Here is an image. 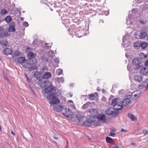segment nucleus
<instances>
[{
  "mask_svg": "<svg viewBox=\"0 0 148 148\" xmlns=\"http://www.w3.org/2000/svg\"><path fill=\"white\" fill-rule=\"evenodd\" d=\"M127 69L129 71H130L131 70V68H130V66H129V65H128L127 66Z\"/></svg>",
  "mask_w": 148,
  "mask_h": 148,
  "instance_id": "obj_54",
  "label": "nucleus"
},
{
  "mask_svg": "<svg viewBox=\"0 0 148 148\" xmlns=\"http://www.w3.org/2000/svg\"><path fill=\"white\" fill-rule=\"evenodd\" d=\"M3 29L1 27H0V32L1 31H3Z\"/></svg>",
  "mask_w": 148,
  "mask_h": 148,
  "instance_id": "obj_56",
  "label": "nucleus"
},
{
  "mask_svg": "<svg viewBox=\"0 0 148 148\" xmlns=\"http://www.w3.org/2000/svg\"><path fill=\"white\" fill-rule=\"evenodd\" d=\"M76 117L77 120L80 122L83 121L85 118L84 116L81 115L79 113H78L77 114Z\"/></svg>",
  "mask_w": 148,
  "mask_h": 148,
  "instance_id": "obj_18",
  "label": "nucleus"
},
{
  "mask_svg": "<svg viewBox=\"0 0 148 148\" xmlns=\"http://www.w3.org/2000/svg\"><path fill=\"white\" fill-rule=\"evenodd\" d=\"M54 61L55 63H56L57 64H58L59 62V59L58 58H55L54 59Z\"/></svg>",
  "mask_w": 148,
  "mask_h": 148,
  "instance_id": "obj_43",
  "label": "nucleus"
},
{
  "mask_svg": "<svg viewBox=\"0 0 148 148\" xmlns=\"http://www.w3.org/2000/svg\"><path fill=\"white\" fill-rule=\"evenodd\" d=\"M21 55L20 52L18 51H16L14 52L13 55V56L14 57H16Z\"/></svg>",
  "mask_w": 148,
  "mask_h": 148,
  "instance_id": "obj_32",
  "label": "nucleus"
},
{
  "mask_svg": "<svg viewBox=\"0 0 148 148\" xmlns=\"http://www.w3.org/2000/svg\"><path fill=\"white\" fill-rule=\"evenodd\" d=\"M17 61L20 63H23L25 62L26 58L25 57H19L17 58Z\"/></svg>",
  "mask_w": 148,
  "mask_h": 148,
  "instance_id": "obj_15",
  "label": "nucleus"
},
{
  "mask_svg": "<svg viewBox=\"0 0 148 148\" xmlns=\"http://www.w3.org/2000/svg\"><path fill=\"white\" fill-rule=\"evenodd\" d=\"M120 99L118 98H115L112 101V105L113 106V110L119 111L123 108V106L120 104Z\"/></svg>",
  "mask_w": 148,
  "mask_h": 148,
  "instance_id": "obj_1",
  "label": "nucleus"
},
{
  "mask_svg": "<svg viewBox=\"0 0 148 148\" xmlns=\"http://www.w3.org/2000/svg\"><path fill=\"white\" fill-rule=\"evenodd\" d=\"M125 36H124L123 37V42L124 41V39H125Z\"/></svg>",
  "mask_w": 148,
  "mask_h": 148,
  "instance_id": "obj_62",
  "label": "nucleus"
},
{
  "mask_svg": "<svg viewBox=\"0 0 148 148\" xmlns=\"http://www.w3.org/2000/svg\"><path fill=\"white\" fill-rule=\"evenodd\" d=\"M114 142V140L112 139V144Z\"/></svg>",
  "mask_w": 148,
  "mask_h": 148,
  "instance_id": "obj_57",
  "label": "nucleus"
},
{
  "mask_svg": "<svg viewBox=\"0 0 148 148\" xmlns=\"http://www.w3.org/2000/svg\"><path fill=\"white\" fill-rule=\"evenodd\" d=\"M37 68V66L35 65H32L30 66H29L28 68L29 70L30 71H32L34 70H36V69Z\"/></svg>",
  "mask_w": 148,
  "mask_h": 148,
  "instance_id": "obj_25",
  "label": "nucleus"
},
{
  "mask_svg": "<svg viewBox=\"0 0 148 148\" xmlns=\"http://www.w3.org/2000/svg\"><path fill=\"white\" fill-rule=\"evenodd\" d=\"M54 110L58 112H60L62 111L64 109V107L62 106L57 105L54 106Z\"/></svg>",
  "mask_w": 148,
  "mask_h": 148,
  "instance_id": "obj_7",
  "label": "nucleus"
},
{
  "mask_svg": "<svg viewBox=\"0 0 148 148\" xmlns=\"http://www.w3.org/2000/svg\"><path fill=\"white\" fill-rule=\"evenodd\" d=\"M3 53L7 55L11 54L12 53V51L11 49L6 48L4 50Z\"/></svg>",
  "mask_w": 148,
  "mask_h": 148,
  "instance_id": "obj_13",
  "label": "nucleus"
},
{
  "mask_svg": "<svg viewBox=\"0 0 148 148\" xmlns=\"http://www.w3.org/2000/svg\"><path fill=\"white\" fill-rule=\"evenodd\" d=\"M95 116H90L89 118V119H88L87 120L91 123L92 122H95Z\"/></svg>",
  "mask_w": 148,
  "mask_h": 148,
  "instance_id": "obj_21",
  "label": "nucleus"
},
{
  "mask_svg": "<svg viewBox=\"0 0 148 148\" xmlns=\"http://www.w3.org/2000/svg\"><path fill=\"white\" fill-rule=\"evenodd\" d=\"M119 113V112L118 111L114 110H113L112 111V117H117L118 116Z\"/></svg>",
  "mask_w": 148,
  "mask_h": 148,
  "instance_id": "obj_16",
  "label": "nucleus"
},
{
  "mask_svg": "<svg viewBox=\"0 0 148 148\" xmlns=\"http://www.w3.org/2000/svg\"><path fill=\"white\" fill-rule=\"evenodd\" d=\"M112 148H119V147H118L116 146L115 147H112Z\"/></svg>",
  "mask_w": 148,
  "mask_h": 148,
  "instance_id": "obj_60",
  "label": "nucleus"
},
{
  "mask_svg": "<svg viewBox=\"0 0 148 148\" xmlns=\"http://www.w3.org/2000/svg\"><path fill=\"white\" fill-rule=\"evenodd\" d=\"M90 123L88 120L84 121L83 123V125L84 126L89 127L90 126Z\"/></svg>",
  "mask_w": 148,
  "mask_h": 148,
  "instance_id": "obj_27",
  "label": "nucleus"
},
{
  "mask_svg": "<svg viewBox=\"0 0 148 148\" xmlns=\"http://www.w3.org/2000/svg\"><path fill=\"white\" fill-rule=\"evenodd\" d=\"M138 21L140 23L143 24H145V22L141 20H140Z\"/></svg>",
  "mask_w": 148,
  "mask_h": 148,
  "instance_id": "obj_47",
  "label": "nucleus"
},
{
  "mask_svg": "<svg viewBox=\"0 0 148 148\" xmlns=\"http://www.w3.org/2000/svg\"><path fill=\"white\" fill-rule=\"evenodd\" d=\"M145 66H148V60H147L145 62Z\"/></svg>",
  "mask_w": 148,
  "mask_h": 148,
  "instance_id": "obj_50",
  "label": "nucleus"
},
{
  "mask_svg": "<svg viewBox=\"0 0 148 148\" xmlns=\"http://www.w3.org/2000/svg\"><path fill=\"white\" fill-rule=\"evenodd\" d=\"M121 132H127V130H124L123 128H122L121 130Z\"/></svg>",
  "mask_w": 148,
  "mask_h": 148,
  "instance_id": "obj_49",
  "label": "nucleus"
},
{
  "mask_svg": "<svg viewBox=\"0 0 148 148\" xmlns=\"http://www.w3.org/2000/svg\"><path fill=\"white\" fill-rule=\"evenodd\" d=\"M135 79L136 81L138 82H140L142 80V78L141 77L136 75L135 77Z\"/></svg>",
  "mask_w": 148,
  "mask_h": 148,
  "instance_id": "obj_29",
  "label": "nucleus"
},
{
  "mask_svg": "<svg viewBox=\"0 0 148 148\" xmlns=\"http://www.w3.org/2000/svg\"><path fill=\"white\" fill-rule=\"evenodd\" d=\"M0 43L3 45L7 46L8 44V41L7 40H0Z\"/></svg>",
  "mask_w": 148,
  "mask_h": 148,
  "instance_id": "obj_26",
  "label": "nucleus"
},
{
  "mask_svg": "<svg viewBox=\"0 0 148 148\" xmlns=\"http://www.w3.org/2000/svg\"><path fill=\"white\" fill-rule=\"evenodd\" d=\"M128 116L132 121H134L136 119L135 116L132 114L128 113Z\"/></svg>",
  "mask_w": 148,
  "mask_h": 148,
  "instance_id": "obj_22",
  "label": "nucleus"
},
{
  "mask_svg": "<svg viewBox=\"0 0 148 148\" xmlns=\"http://www.w3.org/2000/svg\"><path fill=\"white\" fill-rule=\"evenodd\" d=\"M138 95H137V94H135L134 96V99H136L137 98H138Z\"/></svg>",
  "mask_w": 148,
  "mask_h": 148,
  "instance_id": "obj_52",
  "label": "nucleus"
},
{
  "mask_svg": "<svg viewBox=\"0 0 148 148\" xmlns=\"http://www.w3.org/2000/svg\"><path fill=\"white\" fill-rule=\"evenodd\" d=\"M95 94L96 95H98V94L97 93H95L94 94H90L88 95V96L89 97V98L90 99L93 100H94L95 98L96 97L95 96Z\"/></svg>",
  "mask_w": 148,
  "mask_h": 148,
  "instance_id": "obj_24",
  "label": "nucleus"
},
{
  "mask_svg": "<svg viewBox=\"0 0 148 148\" xmlns=\"http://www.w3.org/2000/svg\"><path fill=\"white\" fill-rule=\"evenodd\" d=\"M148 45L147 42H144L141 43L140 47L143 49H145L147 47Z\"/></svg>",
  "mask_w": 148,
  "mask_h": 148,
  "instance_id": "obj_23",
  "label": "nucleus"
},
{
  "mask_svg": "<svg viewBox=\"0 0 148 148\" xmlns=\"http://www.w3.org/2000/svg\"><path fill=\"white\" fill-rule=\"evenodd\" d=\"M106 140L107 143H111V138L108 136L106 138Z\"/></svg>",
  "mask_w": 148,
  "mask_h": 148,
  "instance_id": "obj_40",
  "label": "nucleus"
},
{
  "mask_svg": "<svg viewBox=\"0 0 148 148\" xmlns=\"http://www.w3.org/2000/svg\"><path fill=\"white\" fill-rule=\"evenodd\" d=\"M132 13L134 14H136V12L135 11V9H133V10H132Z\"/></svg>",
  "mask_w": 148,
  "mask_h": 148,
  "instance_id": "obj_53",
  "label": "nucleus"
},
{
  "mask_svg": "<svg viewBox=\"0 0 148 148\" xmlns=\"http://www.w3.org/2000/svg\"><path fill=\"white\" fill-rule=\"evenodd\" d=\"M60 100L57 98L55 97L51 101H49V103L51 105H55L60 103Z\"/></svg>",
  "mask_w": 148,
  "mask_h": 148,
  "instance_id": "obj_10",
  "label": "nucleus"
},
{
  "mask_svg": "<svg viewBox=\"0 0 148 148\" xmlns=\"http://www.w3.org/2000/svg\"><path fill=\"white\" fill-rule=\"evenodd\" d=\"M97 117L99 120L103 122H106L107 120L106 116L104 114H99Z\"/></svg>",
  "mask_w": 148,
  "mask_h": 148,
  "instance_id": "obj_5",
  "label": "nucleus"
},
{
  "mask_svg": "<svg viewBox=\"0 0 148 148\" xmlns=\"http://www.w3.org/2000/svg\"><path fill=\"white\" fill-rule=\"evenodd\" d=\"M142 58H135L132 60L133 64L136 66L137 70H138L141 67Z\"/></svg>",
  "mask_w": 148,
  "mask_h": 148,
  "instance_id": "obj_2",
  "label": "nucleus"
},
{
  "mask_svg": "<svg viewBox=\"0 0 148 148\" xmlns=\"http://www.w3.org/2000/svg\"><path fill=\"white\" fill-rule=\"evenodd\" d=\"M63 72L62 70L60 69H58L57 70L56 73L58 75H61Z\"/></svg>",
  "mask_w": 148,
  "mask_h": 148,
  "instance_id": "obj_37",
  "label": "nucleus"
},
{
  "mask_svg": "<svg viewBox=\"0 0 148 148\" xmlns=\"http://www.w3.org/2000/svg\"><path fill=\"white\" fill-rule=\"evenodd\" d=\"M56 93L53 92L47 96V99H48L49 102L53 100L54 98L56 97Z\"/></svg>",
  "mask_w": 148,
  "mask_h": 148,
  "instance_id": "obj_12",
  "label": "nucleus"
},
{
  "mask_svg": "<svg viewBox=\"0 0 148 148\" xmlns=\"http://www.w3.org/2000/svg\"><path fill=\"white\" fill-rule=\"evenodd\" d=\"M101 22L102 23H104V21L103 20H101L100 22L99 23H100Z\"/></svg>",
  "mask_w": 148,
  "mask_h": 148,
  "instance_id": "obj_61",
  "label": "nucleus"
},
{
  "mask_svg": "<svg viewBox=\"0 0 148 148\" xmlns=\"http://www.w3.org/2000/svg\"><path fill=\"white\" fill-rule=\"evenodd\" d=\"M48 69V68L46 66H43L42 68V71H47Z\"/></svg>",
  "mask_w": 148,
  "mask_h": 148,
  "instance_id": "obj_46",
  "label": "nucleus"
},
{
  "mask_svg": "<svg viewBox=\"0 0 148 148\" xmlns=\"http://www.w3.org/2000/svg\"><path fill=\"white\" fill-rule=\"evenodd\" d=\"M90 103L89 102H88L84 104L82 106L83 108L84 109L87 108L89 105L88 103Z\"/></svg>",
  "mask_w": 148,
  "mask_h": 148,
  "instance_id": "obj_41",
  "label": "nucleus"
},
{
  "mask_svg": "<svg viewBox=\"0 0 148 148\" xmlns=\"http://www.w3.org/2000/svg\"><path fill=\"white\" fill-rule=\"evenodd\" d=\"M63 114L65 116L69 118H72L73 115V113L69 108L65 109L63 112Z\"/></svg>",
  "mask_w": 148,
  "mask_h": 148,
  "instance_id": "obj_4",
  "label": "nucleus"
},
{
  "mask_svg": "<svg viewBox=\"0 0 148 148\" xmlns=\"http://www.w3.org/2000/svg\"><path fill=\"white\" fill-rule=\"evenodd\" d=\"M36 56L34 52L29 51L28 53V57L29 59H32L35 58Z\"/></svg>",
  "mask_w": 148,
  "mask_h": 148,
  "instance_id": "obj_19",
  "label": "nucleus"
},
{
  "mask_svg": "<svg viewBox=\"0 0 148 148\" xmlns=\"http://www.w3.org/2000/svg\"><path fill=\"white\" fill-rule=\"evenodd\" d=\"M141 43L140 42H136L134 43V46L137 49H138V47H140Z\"/></svg>",
  "mask_w": 148,
  "mask_h": 148,
  "instance_id": "obj_33",
  "label": "nucleus"
},
{
  "mask_svg": "<svg viewBox=\"0 0 148 148\" xmlns=\"http://www.w3.org/2000/svg\"><path fill=\"white\" fill-rule=\"evenodd\" d=\"M90 112L92 115L95 116L96 117L99 114L97 111V110L96 109H91L89 111Z\"/></svg>",
  "mask_w": 148,
  "mask_h": 148,
  "instance_id": "obj_11",
  "label": "nucleus"
},
{
  "mask_svg": "<svg viewBox=\"0 0 148 148\" xmlns=\"http://www.w3.org/2000/svg\"><path fill=\"white\" fill-rule=\"evenodd\" d=\"M34 62L32 61V59H29L27 60L26 61V63L29 65H32L34 64Z\"/></svg>",
  "mask_w": 148,
  "mask_h": 148,
  "instance_id": "obj_35",
  "label": "nucleus"
},
{
  "mask_svg": "<svg viewBox=\"0 0 148 148\" xmlns=\"http://www.w3.org/2000/svg\"><path fill=\"white\" fill-rule=\"evenodd\" d=\"M114 131H115V129L114 128L112 129V137H114L116 135V133H113V132Z\"/></svg>",
  "mask_w": 148,
  "mask_h": 148,
  "instance_id": "obj_42",
  "label": "nucleus"
},
{
  "mask_svg": "<svg viewBox=\"0 0 148 148\" xmlns=\"http://www.w3.org/2000/svg\"><path fill=\"white\" fill-rule=\"evenodd\" d=\"M133 93L131 95H127V98L123 99L122 100L120 99V103L121 104L122 106H127L131 103V101L130 99L132 97V95Z\"/></svg>",
  "mask_w": 148,
  "mask_h": 148,
  "instance_id": "obj_3",
  "label": "nucleus"
},
{
  "mask_svg": "<svg viewBox=\"0 0 148 148\" xmlns=\"http://www.w3.org/2000/svg\"><path fill=\"white\" fill-rule=\"evenodd\" d=\"M25 76H26V77L27 79V80L29 82H31L30 79H29V78L26 75H25Z\"/></svg>",
  "mask_w": 148,
  "mask_h": 148,
  "instance_id": "obj_51",
  "label": "nucleus"
},
{
  "mask_svg": "<svg viewBox=\"0 0 148 148\" xmlns=\"http://www.w3.org/2000/svg\"><path fill=\"white\" fill-rule=\"evenodd\" d=\"M147 40L148 41V35L147 36Z\"/></svg>",
  "mask_w": 148,
  "mask_h": 148,
  "instance_id": "obj_64",
  "label": "nucleus"
},
{
  "mask_svg": "<svg viewBox=\"0 0 148 148\" xmlns=\"http://www.w3.org/2000/svg\"><path fill=\"white\" fill-rule=\"evenodd\" d=\"M34 77L38 80V81L41 82L42 80L41 74L40 72L36 71L34 72Z\"/></svg>",
  "mask_w": 148,
  "mask_h": 148,
  "instance_id": "obj_6",
  "label": "nucleus"
},
{
  "mask_svg": "<svg viewBox=\"0 0 148 148\" xmlns=\"http://www.w3.org/2000/svg\"><path fill=\"white\" fill-rule=\"evenodd\" d=\"M12 20V18L9 16H7L5 18V20L8 23L10 22Z\"/></svg>",
  "mask_w": 148,
  "mask_h": 148,
  "instance_id": "obj_34",
  "label": "nucleus"
},
{
  "mask_svg": "<svg viewBox=\"0 0 148 148\" xmlns=\"http://www.w3.org/2000/svg\"><path fill=\"white\" fill-rule=\"evenodd\" d=\"M52 76L51 73L49 72H46L44 73L42 76V78L43 79H48L51 77Z\"/></svg>",
  "mask_w": 148,
  "mask_h": 148,
  "instance_id": "obj_9",
  "label": "nucleus"
},
{
  "mask_svg": "<svg viewBox=\"0 0 148 148\" xmlns=\"http://www.w3.org/2000/svg\"><path fill=\"white\" fill-rule=\"evenodd\" d=\"M111 108H109L107 109L105 111V113L108 115H111Z\"/></svg>",
  "mask_w": 148,
  "mask_h": 148,
  "instance_id": "obj_30",
  "label": "nucleus"
},
{
  "mask_svg": "<svg viewBox=\"0 0 148 148\" xmlns=\"http://www.w3.org/2000/svg\"><path fill=\"white\" fill-rule=\"evenodd\" d=\"M58 81L60 83H63L64 81V79L63 77H58L57 78Z\"/></svg>",
  "mask_w": 148,
  "mask_h": 148,
  "instance_id": "obj_36",
  "label": "nucleus"
},
{
  "mask_svg": "<svg viewBox=\"0 0 148 148\" xmlns=\"http://www.w3.org/2000/svg\"><path fill=\"white\" fill-rule=\"evenodd\" d=\"M15 31L14 26L13 25L10 26L8 28V31L10 32H14Z\"/></svg>",
  "mask_w": 148,
  "mask_h": 148,
  "instance_id": "obj_31",
  "label": "nucleus"
},
{
  "mask_svg": "<svg viewBox=\"0 0 148 148\" xmlns=\"http://www.w3.org/2000/svg\"><path fill=\"white\" fill-rule=\"evenodd\" d=\"M53 87L52 85H50L49 86L45 88L44 91L45 93H49L52 91Z\"/></svg>",
  "mask_w": 148,
  "mask_h": 148,
  "instance_id": "obj_8",
  "label": "nucleus"
},
{
  "mask_svg": "<svg viewBox=\"0 0 148 148\" xmlns=\"http://www.w3.org/2000/svg\"><path fill=\"white\" fill-rule=\"evenodd\" d=\"M143 133L145 135L148 132L147 131L145 130H143Z\"/></svg>",
  "mask_w": 148,
  "mask_h": 148,
  "instance_id": "obj_48",
  "label": "nucleus"
},
{
  "mask_svg": "<svg viewBox=\"0 0 148 148\" xmlns=\"http://www.w3.org/2000/svg\"><path fill=\"white\" fill-rule=\"evenodd\" d=\"M147 33L144 32H142L140 33L139 37L140 39H143L145 38L146 36L147 37Z\"/></svg>",
  "mask_w": 148,
  "mask_h": 148,
  "instance_id": "obj_20",
  "label": "nucleus"
},
{
  "mask_svg": "<svg viewBox=\"0 0 148 148\" xmlns=\"http://www.w3.org/2000/svg\"><path fill=\"white\" fill-rule=\"evenodd\" d=\"M140 86L142 88L144 87L146 90L148 89V80L146 82H143Z\"/></svg>",
  "mask_w": 148,
  "mask_h": 148,
  "instance_id": "obj_17",
  "label": "nucleus"
},
{
  "mask_svg": "<svg viewBox=\"0 0 148 148\" xmlns=\"http://www.w3.org/2000/svg\"><path fill=\"white\" fill-rule=\"evenodd\" d=\"M105 90L104 89H103L102 90V92L103 93H104L105 92Z\"/></svg>",
  "mask_w": 148,
  "mask_h": 148,
  "instance_id": "obj_58",
  "label": "nucleus"
},
{
  "mask_svg": "<svg viewBox=\"0 0 148 148\" xmlns=\"http://www.w3.org/2000/svg\"><path fill=\"white\" fill-rule=\"evenodd\" d=\"M0 131L1 132V127L0 125Z\"/></svg>",
  "mask_w": 148,
  "mask_h": 148,
  "instance_id": "obj_63",
  "label": "nucleus"
},
{
  "mask_svg": "<svg viewBox=\"0 0 148 148\" xmlns=\"http://www.w3.org/2000/svg\"><path fill=\"white\" fill-rule=\"evenodd\" d=\"M66 146H69V143L68 140H67V145Z\"/></svg>",
  "mask_w": 148,
  "mask_h": 148,
  "instance_id": "obj_59",
  "label": "nucleus"
},
{
  "mask_svg": "<svg viewBox=\"0 0 148 148\" xmlns=\"http://www.w3.org/2000/svg\"><path fill=\"white\" fill-rule=\"evenodd\" d=\"M7 13V11L5 9H2L1 10L0 13L2 15H4Z\"/></svg>",
  "mask_w": 148,
  "mask_h": 148,
  "instance_id": "obj_38",
  "label": "nucleus"
},
{
  "mask_svg": "<svg viewBox=\"0 0 148 148\" xmlns=\"http://www.w3.org/2000/svg\"><path fill=\"white\" fill-rule=\"evenodd\" d=\"M123 90H121L119 91V93L120 94L123 95L124 93Z\"/></svg>",
  "mask_w": 148,
  "mask_h": 148,
  "instance_id": "obj_45",
  "label": "nucleus"
},
{
  "mask_svg": "<svg viewBox=\"0 0 148 148\" xmlns=\"http://www.w3.org/2000/svg\"><path fill=\"white\" fill-rule=\"evenodd\" d=\"M11 134L14 135V136H15V133L14 132H13L12 130L11 131Z\"/></svg>",
  "mask_w": 148,
  "mask_h": 148,
  "instance_id": "obj_55",
  "label": "nucleus"
},
{
  "mask_svg": "<svg viewBox=\"0 0 148 148\" xmlns=\"http://www.w3.org/2000/svg\"><path fill=\"white\" fill-rule=\"evenodd\" d=\"M142 32L147 34V33L148 32V27H143L142 29Z\"/></svg>",
  "mask_w": 148,
  "mask_h": 148,
  "instance_id": "obj_39",
  "label": "nucleus"
},
{
  "mask_svg": "<svg viewBox=\"0 0 148 148\" xmlns=\"http://www.w3.org/2000/svg\"><path fill=\"white\" fill-rule=\"evenodd\" d=\"M8 36V32H3L0 33V36L2 38L3 36L6 37Z\"/></svg>",
  "mask_w": 148,
  "mask_h": 148,
  "instance_id": "obj_28",
  "label": "nucleus"
},
{
  "mask_svg": "<svg viewBox=\"0 0 148 148\" xmlns=\"http://www.w3.org/2000/svg\"><path fill=\"white\" fill-rule=\"evenodd\" d=\"M140 72L143 75H146L148 73V67H144L140 70Z\"/></svg>",
  "mask_w": 148,
  "mask_h": 148,
  "instance_id": "obj_14",
  "label": "nucleus"
},
{
  "mask_svg": "<svg viewBox=\"0 0 148 148\" xmlns=\"http://www.w3.org/2000/svg\"><path fill=\"white\" fill-rule=\"evenodd\" d=\"M23 25L25 27H27L28 26V24L27 22H23Z\"/></svg>",
  "mask_w": 148,
  "mask_h": 148,
  "instance_id": "obj_44",
  "label": "nucleus"
}]
</instances>
